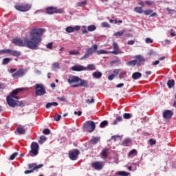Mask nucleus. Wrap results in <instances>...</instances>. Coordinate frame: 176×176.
Returning a JSON list of instances; mask_svg holds the SVG:
<instances>
[{"mask_svg": "<svg viewBox=\"0 0 176 176\" xmlns=\"http://www.w3.org/2000/svg\"><path fill=\"white\" fill-rule=\"evenodd\" d=\"M107 126H108V121L107 120L102 121L100 124L101 129H104V127H107Z\"/></svg>", "mask_w": 176, "mask_h": 176, "instance_id": "obj_34", "label": "nucleus"}, {"mask_svg": "<svg viewBox=\"0 0 176 176\" xmlns=\"http://www.w3.org/2000/svg\"><path fill=\"white\" fill-rule=\"evenodd\" d=\"M10 49H3L0 50V54H10Z\"/></svg>", "mask_w": 176, "mask_h": 176, "instance_id": "obj_26", "label": "nucleus"}, {"mask_svg": "<svg viewBox=\"0 0 176 176\" xmlns=\"http://www.w3.org/2000/svg\"><path fill=\"white\" fill-rule=\"evenodd\" d=\"M124 119H131V114L129 113H124L123 114Z\"/></svg>", "mask_w": 176, "mask_h": 176, "instance_id": "obj_42", "label": "nucleus"}, {"mask_svg": "<svg viewBox=\"0 0 176 176\" xmlns=\"http://www.w3.org/2000/svg\"><path fill=\"white\" fill-rule=\"evenodd\" d=\"M175 82L174 81V80H168L167 85L168 87H169V89H171V87H174V85H175Z\"/></svg>", "mask_w": 176, "mask_h": 176, "instance_id": "obj_28", "label": "nucleus"}, {"mask_svg": "<svg viewBox=\"0 0 176 176\" xmlns=\"http://www.w3.org/2000/svg\"><path fill=\"white\" fill-rule=\"evenodd\" d=\"M146 43H153V40H152L151 38H146L145 39Z\"/></svg>", "mask_w": 176, "mask_h": 176, "instance_id": "obj_48", "label": "nucleus"}, {"mask_svg": "<svg viewBox=\"0 0 176 176\" xmlns=\"http://www.w3.org/2000/svg\"><path fill=\"white\" fill-rule=\"evenodd\" d=\"M118 175L121 176H129V173L126 171H120L118 173Z\"/></svg>", "mask_w": 176, "mask_h": 176, "instance_id": "obj_44", "label": "nucleus"}, {"mask_svg": "<svg viewBox=\"0 0 176 176\" xmlns=\"http://www.w3.org/2000/svg\"><path fill=\"white\" fill-rule=\"evenodd\" d=\"M46 93V90L45 89V87L42 84H36L35 88V96L38 97V96H45Z\"/></svg>", "mask_w": 176, "mask_h": 176, "instance_id": "obj_8", "label": "nucleus"}, {"mask_svg": "<svg viewBox=\"0 0 176 176\" xmlns=\"http://www.w3.org/2000/svg\"><path fill=\"white\" fill-rule=\"evenodd\" d=\"M134 10L136 12V13H144V10H142V7H136L134 8Z\"/></svg>", "mask_w": 176, "mask_h": 176, "instance_id": "obj_35", "label": "nucleus"}, {"mask_svg": "<svg viewBox=\"0 0 176 176\" xmlns=\"http://www.w3.org/2000/svg\"><path fill=\"white\" fill-rule=\"evenodd\" d=\"M72 71H76V72H80L81 71H94L96 69V65L93 64L88 65L87 67H85L80 65H76L71 67Z\"/></svg>", "mask_w": 176, "mask_h": 176, "instance_id": "obj_4", "label": "nucleus"}, {"mask_svg": "<svg viewBox=\"0 0 176 176\" xmlns=\"http://www.w3.org/2000/svg\"><path fill=\"white\" fill-rule=\"evenodd\" d=\"M10 61H12V59H10V58H4L3 59L2 64L3 65H8V64H9Z\"/></svg>", "mask_w": 176, "mask_h": 176, "instance_id": "obj_27", "label": "nucleus"}, {"mask_svg": "<svg viewBox=\"0 0 176 176\" xmlns=\"http://www.w3.org/2000/svg\"><path fill=\"white\" fill-rule=\"evenodd\" d=\"M114 23H115V24H118V23H119L120 24H122V23H123V21H122V20L118 21V19H116L114 20Z\"/></svg>", "mask_w": 176, "mask_h": 176, "instance_id": "obj_61", "label": "nucleus"}, {"mask_svg": "<svg viewBox=\"0 0 176 176\" xmlns=\"http://www.w3.org/2000/svg\"><path fill=\"white\" fill-rule=\"evenodd\" d=\"M43 167V164H41L39 165H36V164H29V169L33 170V172L35 171V170H38V168H42Z\"/></svg>", "mask_w": 176, "mask_h": 176, "instance_id": "obj_18", "label": "nucleus"}, {"mask_svg": "<svg viewBox=\"0 0 176 176\" xmlns=\"http://www.w3.org/2000/svg\"><path fill=\"white\" fill-rule=\"evenodd\" d=\"M137 63H138V60H133L126 63L127 65H130L131 67H134V65H137Z\"/></svg>", "mask_w": 176, "mask_h": 176, "instance_id": "obj_29", "label": "nucleus"}, {"mask_svg": "<svg viewBox=\"0 0 176 176\" xmlns=\"http://www.w3.org/2000/svg\"><path fill=\"white\" fill-rule=\"evenodd\" d=\"M80 30V26L76 25L74 28L72 26H69L65 28L66 32L71 34V32H75V31H79Z\"/></svg>", "mask_w": 176, "mask_h": 176, "instance_id": "obj_16", "label": "nucleus"}, {"mask_svg": "<svg viewBox=\"0 0 176 176\" xmlns=\"http://www.w3.org/2000/svg\"><path fill=\"white\" fill-rule=\"evenodd\" d=\"M60 119H61V115L56 113L54 116V120L56 122H59Z\"/></svg>", "mask_w": 176, "mask_h": 176, "instance_id": "obj_39", "label": "nucleus"}, {"mask_svg": "<svg viewBox=\"0 0 176 176\" xmlns=\"http://www.w3.org/2000/svg\"><path fill=\"white\" fill-rule=\"evenodd\" d=\"M69 53L70 56H78V54H80L79 51H70Z\"/></svg>", "mask_w": 176, "mask_h": 176, "instance_id": "obj_38", "label": "nucleus"}, {"mask_svg": "<svg viewBox=\"0 0 176 176\" xmlns=\"http://www.w3.org/2000/svg\"><path fill=\"white\" fill-rule=\"evenodd\" d=\"M31 173H34V170H25L24 174H31Z\"/></svg>", "mask_w": 176, "mask_h": 176, "instance_id": "obj_56", "label": "nucleus"}, {"mask_svg": "<svg viewBox=\"0 0 176 176\" xmlns=\"http://www.w3.org/2000/svg\"><path fill=\"white\" fill-rule=\"evenodd\" d=\"M43 134H45L46 135H49L50 134V129H45L43 131Z\"/></svg>", "mask_w": 176, "mask_h": 176, "instance_id": "obj_46", "label": "nucleus"}, {"mask_svg": "<svg viewBox=\"0 0 176 176\" xmlns=\"http://www.w3.org/2000/svg\"><path fill=\"white\" fill-rule=\"evenodd\" d=\"M98 49V45H97V44H95L94 45L93 47H91L90 48L87 49L86 54L80 58V60H86V58H89V57H90V55L93 54V53L97 51Z\"/></svg>", "mask_w": 176, "mask_h": 176, "instance_id": "obj_7", "label": "nucleus"}, {"mask_svg": "<svg viewBox=\"0 0 176 176\" xmlns=\"http://www.w3.org/2000/svg\"><path fill=\"white\" fill-rule=\"evenodd\" d=\"M97 54H108V52L104 50H100L96 52Z\"/></svg>", "mask_w": 176, "mask_h": 176, "instance_id": "obj_43", "label": "nucleus"}, {"mask_svg": "<svg viewBox=\"0 0 176 176\" xmlns=\"http://www.w3.org/2000/svg\"><path fill=\"white\" fill-rule=\"evenodd\" d=\"M80 152L78 149H74L69 151V157L70 160H76Z\"/></svg>", "mask_w": 176, "mask_h": 176, "instance_id": "obj_11", "label": "nucleus"}, {"mask_svg": "<svg viewBox=\"0 0 176 176\" xmlns=\"http://www.w3.org/2000/svg\"><path fill=\"white\" fill-rule=\"evenodd\" d=\"M16 131L20 135H24L27 131V129L24 128L22 125H19L16 128Z\"/></svg>", "mask_w": 176, "mask_h": 176, "instance_id": "obj_17", "label": "nucleus"}, {"mask_svg": "<svg viewBox=\"0 0 176 176\" xmlns=\"http://www.w3.org/2000/svg\"><path fill=\"white\" fill-rule=\"evenodd\" d=\"M141 76H142V74H141L140 72H135L132 74V78L135 80H137V79H140V78H141Z\"/></svg>", "mask_w": 176, "mask_h": 176, "instance_id": "obj_23", "label": "nucleus"}, {"mask_svg": "<svg viewBox=\"0 0 176 176\" xmlns=\"http://www.w3.org/2000/svg\"><path fill=\"white\" fill-rule=\"evenodd\" d=\"M17 155H19V153L17 152L12 153L10 157V160H14V159H16L17 157Z\"/></svg>", "mask_w": 176, "mask_h": 176, "instance_id": "obj_40", "label": "nucleus"}, {"mask_svg": "<svg viewBox=\"0 0 176 176\" xmlns=\"http://www.w3.org/2000/svg\"><path fill=\"white\" fill-rule=\"evenodd\" d=\"M45 29L39 28H34L30 31V38L26 37L24 40L19 38H13L12 42L16 46L24 47L26 46L32 50H38L39 45L42 42V36H43Z\"/></svg>", "mask_w": 176, "mask_h": 176, "instance_id": "obj_1", "label": "nucleus"}, {"mask_svg": "<svg viewBox=\"0 0 176 176\" xmlns=\"http://www.w3.org/2000/svg\"><path fill=\"white\" fill-rule=\"evenodd\" d=\"M26 71L24 70V69H21L16 72L15 73H13L12 74V77L14 78L15 79H17L18 78H23L24 76V74H25Z\"/></svg>", "mask_w": 176, "mask_h": 176, "instance_id": "obj_12", "label": "nucleus"}, {"mask_svg": "<svg viewBox=\"0 0 176 176\" xmlns=\"http://www.w3.org/2000/svg\"><path fill=\"white\" fill-rule=\"evenodd\" d=\"M14 8L16 10H19V12H28V10L31 9V5H30L29 3L20 4L14 6Z\"/></svg>", "mask_w": 176, "mask_h": 176, "instance_id": "obj_10", "label": "nucleus"}, {"mask_svg": "<svg viewBox=\"0 0 176 176\" xmlns=\"http://www.w3.org/2000/svg\"><path fill=\"white\" fill-rule=\"evenodd\" d=\"M94 98H91V100L90 99H88L87 100V104H94Z\"/></svg>", "mask_w": 176, "mask_h": 176, "instance_id": "obj_50", "label": "nucleus"}, {"mask_svg": "<svg viewBox=\"0 0 176 176\" xmlns=\"http://www.w3.org/2000/svg\"><path fill=\"white\" fill-rule=\"evenodd\" d=\"M23 88H18L16 89H14L12 93L7 96L6 100H7V104L9 105L11 108H16V107H21V108H23L24 107V102L23 101H19L16 100H19V97L16 96L20 91H23ZM15 98L16 100H14Z\"/></svg>", "mask_w": 176, "mask_h": 176, "instance_id": "obj_2", "label": "nucleus"}, {"mask_svg": "<svg viewBox=\"0 0 176 176\" xmlns=\"http://www.w3.org/2000/svg\"><path fill=\"white\" fill-rule=\"evenodd\" d=\"M130 142V139L126 138L122 142V145L124 146H129V143Z\"/></svg>", "mask_w": 176, "mask_h": 176, "instance_id": "obj_37", "label": "nucleus"}, {"mask_svg": "<svg viewBox=\"0 0 176 176\" xmlns=\"http://www.w3.org/2000/svg\"><path fill=\"white\" fill-rule=\"evenodd\" d=\"M58 100H59V101H62L63 102H67V98L65 97H58Z\"/></svg>", "mask_w": 176, "mask_h": 176, "instance_id": "obj_49", "label": "nucleus"}, {"mask_svg": "<svg viewBox=\"0 0 176 176\" xmlns=\"http://www.w3.org/2000/svg\"><path fill=\"white\" fill-rule=\"evenodd\" d=\"M97 30V28L94 25H91L88 26L87 30L89 31V32H91L93 31H96Z\"/></svg>", "mask_w": 176, "mask_h": 176, "instance_id": "obj_31", "label": "nucleus"}, {"mask_svg": "<svg viewBox=\"0 0 176 176\" xmlns=\"http://www.w3.org/2000/svg\"><path fill=\"white\" fill-rule=\"evenodd\" d=\"M143 13H144V14L146 16H149V14H152V13H153V10H146L143 11Z\"/></svg>", "mask_w": 176, "mask_h": 176, "instance_id": "obj_41", "label": "nucleus"}, {"mask_svg": "<svg viewBox=\"0 0 176 176\" xmlns=\"http://www.w3.org/2000/svg\"><path fill=\"white\" fill-rule=\"evenodd\" d=\"M149 143L150 145H155V144H156V140H153V139H150L149 140Z\"/></svg>", "mask_w": 176, "mask_h": 176, "instance_id": "obj_53", "label": "nucleus"}, {"mask_svg": "<svg viewBox=\"0 0 176 176\" xmlns=\"http://www.w3.org/2000/svg\"><path fill=\"white\" fill-rule=\"evenodd\" d=\"M173 115L174 113L171 110H165L162 113V116L164 119H166L167 120H170V119L173 118Z\"/></svg>", "mask_w": 176, "mask_h": 176, "instance_id": "obj_13", "label": "nucleus"}, {"mask_svg": "<svg viewBox=\"0 0 176 176\" xmlns=\"http://www.w3.org/2000/svg\"><path fill=\"white\" fill-rule=\"evenodd\" d=\"M53 68H60V63L56 62L52 64Z\"/></svg>", "mask_w": 176, "mask_h": 176, "instance_id": "obj_47", "label": "nucleus"}, {"mask_svg": "<svg viewBox=\"0 0 176 176\" xmlns=\"http://www.w3.org/2000/svg\"><path fill=\"white\" fill-rule=\"evenodd\" d=\"M92 76L96 79H100V78L102 76V73H101V72L97 71L93 73Z\"/></svg>", "mask_w": 176, "mask_h": 176, "instance_id": "obj_21", "label": "nucleus"}, {"mask_svg": "<svg viewBox=\"0 0 176 176\" xmlns=\"http://www.w3.org/2000/svg\"><path fill=\"white\" fill-rule=\"evenodd\" d=\"M108 151H109V148H108L102 150L100 157L104 159V160H107V159H108Z\"/></svg>", "mask_w": 176, "mask_h": 176, "instance_id": "obj_19", "label": "nucleus"}, {"mask_svg": "<svg viewBox=\"0 0 176 176\" xmlns=\"http://www.w3.org/2000/svg\"><path fill=\"white\" fill-rule=\"evenodd\" d=\"M10 54L11 56H13V57H20V56H21V52L11 50Z\"/></svg>", "mask_w": 176, "mask_h": 176, "instance_id": "obj_20", "label": "nucleus"}, {"mask_svg": "<svg viewBox=\"0 0 176 176\" xmlns=\"http://www.w3.org/2000/svg\"><path fill=\"white\" fill-rule=\"evenodd\" d=\"M138 152L137 151L136 149H132L129 153H128V156H137Z\"/></svg>", "mask_w": 176, "mask_h": 176, "instance_id": "obj_25", "label": "nucleus"}, {"mask_svg": "<svg viewBox=\"0 0 176 176\" xmlns=\"http://www.w3.org/2000/svg\"><path fill=\"white\" fill-rule=\"evenodd\" d=\"M92 168L95 170H102L104 164V162H95L91 164Z\"/></svg>", "mask_w": 176, "mask_h": 176, "instance_id": "obj_15", "label": "nucleus"}, {"mask_svg": "<svg viewBox=\"0 0 176 176\" xmlns=\"http://www.w3.org/2000/svg\"><path fill=\"white\" fill-rule=\"evenodd\" d=\"M31 150L29 152V156L34 157V156H37L39 153V144L36 142H32L31 144Z\"/></svg>", "mask_w": 176, "mask_h": 176, "instance_id": "obj_5", "label": "nucleus"}, {"mask_svg": "<svg viewBox=\"0 0 176 176\" xmlns=\"http://www.w3.org/2000/svg\"><path fill=\"white\" fill-rule=\"evenodd\" d=\"M17 72V68H12L9 70L10 74H14Z\"/></svg>", "mask_w": 176, "mask_h": 176, "instance_id": "obj_52", "label": "nucleus"}, {"mask_svg": "<svg viewBox=\"0 0 176 176\" xmlns=\"http://www.w3.org/2000/svg\"><path fill=\"white\" fill-rule=\"evenodd\" d=\"M86 5H87V1H80V2H78L77 3V6H78L80 8H82L83 6H86Z\"/></svg>", "mask_w": 176, "mask_h": 176, "instance_id": "obj_32", "label": "nucleus"}, {"mask_svg": "<svg viewBox=\"0 0 176 176\" xmlns=\"http://www.w3.org/2000/svg\"><path fill=\"white\" fill-rule=\"evenodd\" d=\"M82 28H84V30H82V34H88L89 33L87 32V30H86V26H83Z\"/></svg>", "mask_w": 176, "mask_h": 176, "instance_id": "obj_62", "label": "nucleus"}, {"mask_svg": "<svg viewBox=\"0 0 176 176\" xmlns=\"http://www.w3.org/2000/svg\"><path fill=\"white\" fill-rule=\"evenodd\" d=\"M136 58L138 59L139 63H145V58H144V57H142V56L141 55L137 56Z\"/></svg>", "mask_w": 176, "mask_h": 176, "instance_id": "obj_36", "label": "nucleus"}, {"mask_svg": "<svg viewBox=\"0 0 176 176\" xmlns=\"http://www.w3.org/2000/svg\"><path fill=\"white\" fill-rule=\"evenodd\" d=\"M145 3H146L148 6H152V5H153V1L146 0L145 1Z\"/></svg>", "mask_w": 176, "mask_h": 176, "instance_id": "obj_51", "label": "nucleus"}, {"mask_svg": "<svg viewBox=\"0 0 176 176\" xmlns=\"http://www.w3.org/2000/svg\"><path fill=\"white\" fill-rule=\"evenodd\" d=\"M57 105H58V103L57 102H48L46 104L45 108H47V109H49L50 108H52V107H57Z\"/></svg>", "mask_w": 176, "mask_h": 176, "instance_id": "obj_22", "label": "nucleus"}, {"mask_svg": "<svg viewBox=\"0 0 176 176\" xmlns=\"http://www.w3.org/2000/svg\"><path fill=\"white\" fill-rule=\"evenodd\" d=\"M67 82L69 83V85H72V83H78L73 85L72 87H89V83H87V81L85 80H82L80 78L76 76H70L67 80Z\"/></svg>", "mask_w": 176, "mask_h": 176, "instance_id": "obj_3", "label": "nucleus"}, {"mask_svg": "<svg viewBox=\"0 0 176 176\" xmlns=\"http://www.w3.org/2000/svg\"><path fill=\"white\" fill-rule=\"evenodd\" d=\"M123 86H124V84L123 83H120L118 85H116L117 88H120V87H123Z\"/></svg>", "mask_w": 176, "mask_h": 176, "instance_id": "obj_63", "label": "nucleus"}, {"mask_svg": "<svg viewBox=\"0 0 176 176\" xmlns=\"http://www.w3.org/2000/svg\"><path fill=\"white\" fill-rule=\"evenodd\" d=\"M102 27H104L105 28H109L111 25H109V23H108V22H103L102 23Z\"/></svg>", "mask_w": 176, "mask_h": 176, "instance_id": "obj_45", "label": "nucleus"}, {"mask_svg": "<svg viewBox=\"0 0 176 176\" xmlns=\"http://www.w3.org/2000/svg\"><path fill=\"white\" fill-rule=\"evenodd\" d=\"M84 129L88 133H93L96 130V123L94 121H87L84 124Z\"/></svg>", "mask_w": 176, "mask_h": 176, "instance_id": "obj_6", "label": "nucleus"}, {"mask_svg": "<svg viewBox=\"0 0 176 176\" xmlns=\"http://www.w3.org/2000/svg\"><path fill=\"white\" fill-rule=\"evenodd\" d=\"M134 43H135V41L130 40L128 41L127 45H134Z\"/></svg>", "mask_w": 176, "mask_h": 176, "instance_id": "obj_57", "label": "nucleus"}, {"mask_svg": "<svg viewBox=\"0 0 176 176\" xmlns=\"http://www.w3.org/2000/svg\"><path fill=\"white\" fill-rule=\"evenodd\" d=\"M92 145H96L100 142V137H94L91 140Z\"/></svg>", "mask_w": 176, "mask_h": 176, "instance_id": "obj_24", "label": "nucleus"}, {"mask_svg": "<svg viewBox=\"0 0 176 176\" xmlns=\"http://www.w3.org/2000/svg\"><path fill=\"white\" fill-rule=\"evenodd\" d=\"M113 51L109 52L111 54H115L116 56L118 54H121L122 52L119 48V45H118V43L114 42L113 43Z\"/></svg>", "mask_w": 176, "mask_h": 176, "instance_id": "obj_14", "label": "nucleus"}, {"mask_svg": "<svg viewBox=\"0 0 176 176\" xmlns=\"http://www.w3.org/2000/svg\"><path fill=\"white\" fill-rule=\"evenodd\" d=\"M47 139V138H46L45 136H43V135L41 136V137H40V139H39V140H38V144H40L41 145H42V144H43V142H45Z\"/></svg>", "mask_w": 176, "mask_h": 176, "instance_id": "obj_33", "label": "nucleus"}, {"mask_svg": "<svg viewBox=\"0 0 176 176\" xmlns=\"http://www.w3.org/2000/svg\"><path fill=\"white\" fill-rule=\"evenodd\" d=\"M124 32H126V30H122L120 32H117L114 33L113 36H123V34H124Z\"/></svg>", "mask_w": 176, "mask_h": 176, "instance_id": "obj_30", "label": "nucleus"}, {"mask_svg": "<svg viewBox=\"0 0 176 176\" xmlns=\"http://www.w3.org/2000/svg\"><path fill=\"white\" fill-rule=\"evenodd\" d=\"M117 122H122V120H123V118H122V116H118L116 117Z\"/></svg>", "mask_w": 176, "mask_h": 176, "instance_id": "obj_60", "label": "nucleus"}, {"mask_svg": "<svg viewBox=\"0 0 176 176\" xmlns=\"http://www.w3.org/2000/svg\"><path fill=\"white\" fill-rule=\"evenodd\" d=\"M166 10H167V12H168V13H169L170 14H172V13H174V12H175V10H171V9H170V8H166Z\"/></svg>", "mask_w": 176, "mask_h": 176, "instance_id": "obj_58", "label": "nucleus"}, {"mask_svg": "<svg viewBox=\"0 0 176 176\" xmlns=\"http://www.w3.org/2000/svg\"><path fill=\"white\" fill-rule=\"evenodd\" d=\"M114 78H115V74H111L108 76L109 80H113Z\"/></svg>", "mask_w": 176, "mask_h": 176, "instance_id": "obj_54", "label": "nucleus"}, {"mask_svg": "<svg viewBox=\"0 0 176 176\" xmlns=\"http://www.w3.org/2000/svg\"><path fill=\"white\" fill-rule=\"evenodd\" d=\"M138 5H140V6H142V8H144V6H145V3H144V1H140Z\"/></svg>", "mask_w": 176, "mask_h": 176, "instance_id": "obj_64", "label": "nucleus"}, {"mask_svg": "<svg viewBox=\"0 0 176 176\" xmlns=\"http://www.w3.org/2000/svg\"><path fill=\"white\" fill-rule=\"evenodd\" d=\"M119 138V135H113L111 137V140H113V141H116Z\"/></svg>", "mask_w": 176, "mask_h": 176, "instance_id": "obj_59", "label": "nucleus"}, {"mask_svg": "<svg viewBox=\"0 0 176 176\" xmlns=\"http://www.w3.org/2000/svg\"><path fill=\"white\" fill-rule=\"evenodd\" d=\"M47 49H52L53 48V43H50L46 45Z\"/></svg>", "mask_w": 176, "mask_h": 176, "instance_id": "obj_55", "label": "nucleus"}, {"mask_svg": "<svg viewBox=\"0 0 176 176\" xmlns=\"http://www.w3.org/2000/svg\"><path fill=\"white\" fill-rule=\"evenodd\" d=\"M45 12L47 13V14H54V13H63L64 10L59 8L57 9V8L56 7H47V8H45Z\"/></svg>", "mask_w": 176, "mask_h": 176, "instance_id": "obj_9", "label": "nucleus"}]
</instances>
